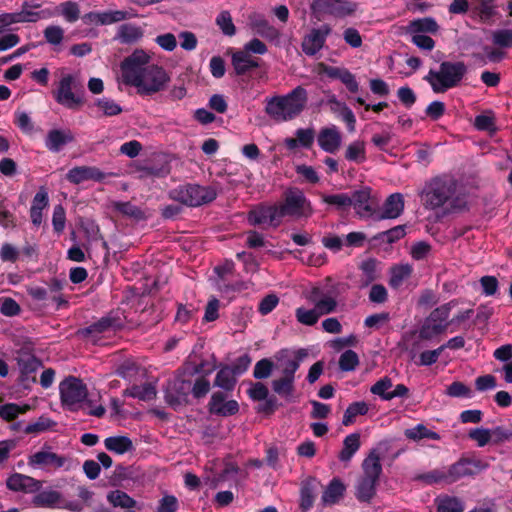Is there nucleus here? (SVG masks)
<instances>
[{"mask_svg":"<svg viewBox=\"0 0 512 512\" xmlns=\"http://www.w3.org/2000/svg\"><path fill=\"white\" fill-rule=\"evenodd\" d=\"M426 207L441 208L443 215L462 212L467 208V199L459 182L451 175L434 177L423 191Z\"/></svg>","mask_w":512,"mask_h":512,"instance_id":"f257e3e1","label":"nucleus"},{"mask_svg":"<svg viewBox=\"0 0 512 512\" xmlns=\"http://www.w3.org/2000/svg\"><path fill=\"white\" fill-rule=\"evenodd\" d=\"M307 101L306 89L297 86L286 95L273 96L267 99L265 113L276 122H286L299 116Z\"/></svg>","mask_w":512,"mask_h":512,"instance_id":"f03ea898","label":"nucleus"},{"mask_svg":"<svg viewBox=\"0 0 512 512\" xmlns=\"http://www.w3.org/2000/svg\"><path fill=\"white\" fill-rule=\"evenodd\" d=\"M363 475L355 486V497L360 502L369 503L376 494V486L382 474L380 448L370 450L362 462Z\"/></svg>","mask_w":512,"mask_h":512,"instance_id":"7ed1b4c3","label":"nucleus"},{"mask_svg":"<svg viewBox=\"0 0 512 512\" xmlns=\"http://www.w3.org/2000/svg\"><path fill=\"white\" fill-rule=\"evenodd\" d=\"M466 72L467 67L462 61H443L438 71L430 70L424 79L430 83L434 92L439 93L458 86Z\"/></svg>","mask_w":512,"mask_h":512,"instance_id":"20e7f679","label":"nucleus"},{"mask_svg":"<svg viewBox=\"0 0 512 512\" xmlns=\"http://www.w3.org/2000/svg\"><path fill=\"white\" fill-rule=\"evenodd\" d=\"M280 218H308L313 214L311 201L298 187H289L282 194V201L276 204Z\"/></svg>","mask_w":512,"mask_h":512,"instance_id":"39448f33","label":"nucleus"},{"mask_svg":"<svg viewBox=\"0 0 512 512\" xmlns=\"http://www.w3.org/2000/svg\"><path fill=\"white\" fill-rule=\"evenodd\" d=\"M85 89L76 75L65 74L53 92L55 101L70 110H77L84 104Z\"/></svg>","mask_w":512,"mask_h":512,"instance_id":"423d86ee","label":"nucleus"},{"mask_svg":"<svg viewBox=\"0 0 512 512\" xmlns=\"http://www.w3.org/2000/svg\"><path fill=\"white\" fill-rule=\"evenodd\" d=\"M169 197L183 205L198 207L214 201L217 197V191L212 186L187 183L172 189L169 192Z\"/></svg>","mask_w":512,"mask_h":512,"instance_id":"0eeeda50","label":"nucleus"},{"mask_svg":"<svg viewBox=\"0 0 512 512\" xmlns=\"http://www.w3.org/2000/svg\"><path fill=\"white\" fill-rule=\"evenodd\" d=\"M59 394L62 407L70 412L83 409L87 401L88 389L83 381L74 376H68L59 384Z\"/></svg>","mask_w":512,"mask_h":512,"instance_id":"6e6552de","label":"nucleus"},{"mask_svg":"<svg viewBox=\"0 0 512 512\" xmlns=\"http://www.w3.org/2000/svg\"><path fill=\"white\" fill-rule=\"evenodd\" d=\"M139 83L128 82L126 85L137 88L140 95L150 96L163 91L171 78L167 71L157 64H150L138 74Z\"/></svg>","mask_w":512,"mask_h":512,"instance_id":"1a4fd4ad","label":"nucleus"},{"mask_svg":"<svg viewBox=\"0 0 512 512\" xmlns=\"http://www.w3.org/2000/svg\"><path fill=\"white\" fill-rule=\"evenodd\" d=\"M454 306L455 302L450 301L435 308L425 319L421 329L418 330V337L421 339L430 340L443 333L449 325L447 319L450 315L451 309Z\"/></svg>","mask_w":512,"mask_h":512,"instance_id":"9d476101","label":"nucleus"},{"mask_svg":"<svg viewBox=\"0 0 512 512\" xmlns=\"http://www.w3.org/2000/svg\"><path fill=\"white\" fill-rule=\"evenodd\" d=\"M310 9L318 20H321L324 15L344 18L357 10V4L349 0H313Z\"/></svg>","mask_w":512,"mask_h":512,"instance_id":"9b49d317","label":"nucleus"},{"mask_svg":"<svg viewBox=\"0 0 512 512\" xmlns=\"http://www.w3.org/2000/svg\"><path fill=\"white\" fill-rule=\"evenodd\" d=\"M18 368V384L25 390H30L31 385L36 383V373L43 366L42 361L29 351L21 349L15 358Z\"/></svg>","mask_w":512,"mask_h":512,"instance_id":"f8f14e48","label":"nucleus"},{"mask_svg":"<svg viewBox=\"0 0 512 512\" xmlns=\"http://www.w3.org/2000/svg\"><path fill=\"white\" fill-rule=\"evenodd\" d=\"M149 60L150 56L142 49H136L126 57L120 65L123 83L125 85L128 82L139 83L138 74L149 65Z\"/></svg>","mask_w":512,"mask_h":512,"instance_id":"ddd939ff","label":"nucleus"},{"mask_svg":"<svg viewBox=\"0 0 512 512\" xmlns=\"http://www.w3.org/2000/svg\"><path fill=\"white\" fill-rule=\"evenodd\" d=\"M124 326L121 318L113 313L101 317L87 327L77 331V335L83 339H97L102 333L110 330H120Z\"/></svg>","mask_w":512,"mask_h":512,"instance_id":"4468645a","label":"nucleus"},{"mask_svg":"<svg viewBox=\"0 0 512 512\" xmlns=\"http://www.w3.org/2000/svg\"><path fill=\"white\" fill-rule=\"evenodd\" d=\"M487 464L475 457H462L449 466L452 482L455 483L463 477L474 476L487 468Z\"/></svg>","mask_w":512,"mask_h":512,"instance_id":"2eb2a0df","label":"nucleus"},{"mask_svg":"<svg viewBox=\"0 0 512 512\" xmlns=\"http://www.w3.org/2000/svg\"><path fill=\"white\" fill-rule=\"evenodd\" d=\"M191 392V381L184 379L181 375L169 381L165 389V401L171 407H177L186 402Z\"/></svg>","mask_w":512,"mask_h":512,"instance_id":"dca6fc26","label":"nucleus"},{"mask_svg":"<svg viewBox=\"0 0 512 512\" xmlns=\"http://www.w3.org/2000/svg\"><path fill=\"white\" fill-rule=\"evenodd\" d=\"M66 461L65 456L52 452L51 446L44 444L40 451L29 456L28 464L33 467L59 469Z\"/></svg>","mask_w":512,"mask_h":512,"instance_id":"f3484780","label":"nucleus"},{"mask_svg":"<svg viewBox=\"0 0 512 512\" xmlns=\"http://www.w3.org/2000/svg\"><path fill=\"white\" fill-rule=\"evenodd\" d=\"M248 222L253 226L269 223L273 227H278L281 218L276 204H260L248 212Z\"/></svg>","mask_w":512,"mask_h":512,"instance_id":"a211bd4d","label":"nucleus"},{"mask_svg":"<svg viewBox=\"0 0 512 512\" xmlns=\"http://www.w3.org/2000/svg\"><path fill=\"white\" fill-rule=\"evenodd\" d=\"M208 411L211 415L229 417L239 412V404L236 400H226L222 391L214 392L208 403Z\"/></svg>","mask_w":512,"mask_h":512,"instance_id":"6ab92c4d","label":"nucleus"},{"mask_svg":"<svg viewBox=\"0 0 512 512\" xmlns=\"http://www.w3.org/2000/svg\"><path fill=\"white\" fill-rule=\"evenodd\" d=\"M330 25L323 24L319 28H314L305 36L302 42V50L308 56L318 53L325 45L327 36L331 33Z\"/></svg>","mask_w":512,"mask_h":512,"instance_id":"aec40b11","label":"nucleus"},{"mask_svg":"<svg viewBox=\"0 0 512 512\" xmlns=\"http://www.w3.org/2000/svg\"><path fill=\"white\" fill-rule=\"evenodd\" d=\"M128 16V12L122 10H110L103 12L91 11L84 14L81 19L86 25L103 26L126 20Z\"/></svg>","mask_w":512,"mask_h":512,"instance_id":"412c9836","label":"nucleus"},{"mask_svg":"<svg viewBox=\"0 0 512 512\" xmlns=\"http://www.w3.org/2000/svg\"><path fill=\"white\" fill-rule=\"evenodd\" d=\"M6 486L13 492L32 494L41 489L42 482L31 476L15 472L6 479Z\"/></svg>","mask_w":512,"mask_h":512,"instance_id":"4be33fe9","label":"nucleus"},{"mask_svg":"<svg viewBox=\"0 0 512 512\" xmlns=\"http://www.w3.org/2000/svg\"><path fill=\"white\" fill-rule=\"evenodd\" d=\"M341 133L339 129L332 125L330 127H323L317 136L319 147L327 153H336L341 146Z\"/></svg>","mask_w":512,"mask_h":512,"instance_id":"5701e85b","label":"nucleus"},{"mask_svg":"<svg viewBox=\"0 0 512 512\" xmlns=\"http://www.w3.org/2000/svg\"><path fill=\"white\" fill-rule=\"evenodd\" d=\"M74 141V136L69 129H51L48 131L44 144L48 151L59 153L67 144Z\"/></svg>","mask_w":512,"mask_h":512,"instance_id":"b1692460","label":"nucleus"},{"mask_svg":"<svg viewBox=\"0 0 512 512\" xmlns=\"http://www.w3.org/2000/svg\"><path fill=\"white\" fill-rule=\"evenodd\" d=\"M322 72L331 79L340 80L349 92L357 93L359 91V83L357 82L355 75L348 69L322 64Z\"/></svg>","mask_w":512,"mask_h":512,"instance_id":"393cba45","label":"nucleus"},{"mask_svg":"<svg viewBox=\"0 0 512 512\" xmlns=\"http://www.w3.org/2000/svg\"><path fill=\"white\" fill-rule=\"evenodd\" d=\"M105 174L96 167L78 166L70 169L66 179L73 184H80L86 180L102 181Z\"/></svg>","mask_w":512,"mask_h":512,"instance_id":"a878e982","label":"nucleus"},{"mask_svg":"<svg viewBox=\"0 0 512 512\" xmlns=\"http://www.w3.org/2000/svg\"><path fill=\"white\" fill-rule=\"evenodd\" d=\"M231 63L237 76H243L260 66L259 59L253 58L242 49L232 52Z\"/></svg>","mask_w":512,"mask_h":512,"instance_id":"bb28decb","label":"nucleus"},{"mask_svg":"<svg viewBox=\"0 0 512 512\" xmlns=\"http://www.w3.org/2000/svg\"><path fill=\"white\" fill-rule=\"evenodd\" d=\"M309 300L314 304L315 309L321 316L333 313L337 308L336 299L328 294H323L318 287L312 289Z\"/></svg>","mask_w":512,"mask_h":512,"instance_id":"cd10ccee","label":"nucleus"},{"mask_svg":"<svg viewBox=\"0 0 512 512\" xmlns=\"http://www.w3.org/2000/svg\"><path fill=\"white\" fill-rule=\"evenodd\" d=\"M404 209L403 196L400 193H394L387 197L383 207L378 215V219H396Z\"/></svg>","mask_w":512,"mask_h":512,"instance_id":"c85d7f7f","label":"nucleus"},{"mask_svg":"<svg viewBox=\"0 0 512 512\" xmlns=\"http://www.w3.org/2000/svg\"><path fill=\"white\" fill-rule=\"evenodd\" d=\"M318 484L315 477H308L301 482L299 508L302 512H307L313 507Z\"/></svg>","mask_w":512,"mask_h":512,"instance_id":"c756f323","label":"nucleus"},{"mask_svg":"<svg viewBox=\"0 0 512 512\" xmlns=\"http://www.w3.org/2000/svg\"><path fill=\"white\" fill-rule=\"evenodd\" d=\"M380 264V261L375 258H368L361 262L359 265V269L361 271V276L359 279L360 288L369 286L379 278L380 274L378 267Z\"/></svg>","mask_w":512,"mask_h":512,"instance_id":"7c9ffc66","label":"nucleus"},{"mask_svg":"<svg viewBox=\"0 0 512 512\" xmlns=\"http://www.w3.org/2000/svg\"><path fill=\"white\" fill-rule=\"evenodd\" d=\"M346 490L345 485L341 481L340 478L334 477L321 496V501L324 506H332L339 502V500L344 496V492Z\"/></svg>","mask_w":512,"mask_h":512,"instance_id":"2f4dec72","label":"nucleus"},{"mask_svg":"<svg viewBox=\"0 0 512 512\" xmlns=\"http://www.w3.org/2000/svg\"><path fill=\"white\" fill-rule=\"evenodd\" d=\"M418 481L425 485H450L453 484L449 467L443 469H433L428 472L418 474Z\"/></svg>","mask_w":512,"mask_h":512,"instance_id":"473e14b6","label":"nucleus"},{"mask_svg":"<svg viewBox=\"0 0 512 512\" xmlns=\"http://www.w3.org/2000/svg\"><path fill=\"white\" fill-rule=\"evenodd\" d=\"M437 512H463L464 502L456 497L447 494H441L434 500Z\"/></svg>","mask_w":512,"mask_h":512,"instance_id":"72a5a7b5","label":"nucleus"},{"mask_svg":"<svg viewBox=\"0 0 512 512\" xmlns=\"http://www.w3.org/2000/svg\"><path fill=\"white\" fill-rule=\"evenodd\" d=\"M413 267L409 264L394 265L390 268L389 286L399 289L412 276Z\"/></svg>","mask_w":512,"mask_h":512,"instance_id":"f704fd0d","label":"nucleus"},{"mask_svg":"<svg viewBox=\"0 0 512 512\" xmlns=\"http://www.w3.org/2000/svg\"><path fill=\"white\" fill-rule=\"evenodd\" d=\"M361 446L360 434L351 433L343 440V447L339 452L338 459L341 462H349Z\"/></svg>","mask_w":512,"mask_h":512,"instance_id":"c9c22d12","label":"nucleus"},{"mask_svg":"<svg viewBox=\"0 0 512 512\" xmlns=\"http://www.w3.org/2000/svg\"><path fill=\"white\" fill-rule=\"evenodd\" d=\"M108 451L123 455L134 449L132 440L127 436H111L104 440Z\"/></svg>","mask_w":512,"mask_h":512,"instance_id":"e433bc0d","label":"nucleus"},{"mask_svg":"<svg viewBox=\"0 0 512 512\" xmlns=\"http://www.w3.org/2000/svg\"><path fill=\"white\" fill-rule=\"evenodd\" d=\"M156 388L151 383H144L143 385H133L123 391L124 396L136 398L142 401H150L156 397Z\"/></svg>","mask_w":512,"mask_h":512,"instance_id":"4c0bfd02","label":"nucleus"},{"mask_svg":"<svg viewBox=\"0 0 512 512\" xmlns=\"http://www.w3.org/2000/svg\"><path fill=\"white\" fill-rule=\"evenodd\" d=\"M236 383L237 377L231 371L230 366L225 365L217 372L213 384L226 392H231L234 390Z\"/></svg>","mask_w":512,"mask_h":512,"instance_id":"58836bf2","label":"nucleus"},{"mask_svg":"<svg viewBox=\"0 0 512 512\" xmlns=\"http://www.w3.org/2000/svg\"><path fill=\"white\" fill-rule=\"evenodd\" d=\"M61 498L62 495L60 492L56 490H45L37 493L33 497L32 503L35 507L53 508L60 502Z\"/></svg>","mask_w":512,"mask_h":512,"instance_id":"ea45409f","label":"nucleus"},{"mask_svg":"<svg viewBox=\"0 0 512 512\" xmlns=\"http://www.w3.org/2000/svg\"><path fill=\"white\" fill-rule=\"evenodd\" d=\"M371 197V188L364 187L360 190H356L349 195V199L351 201V206H354L355 209L359 211L363 210L367 213H371L372 208L369 204V200Z\"/></svg>","mask_w":512,"mask_h":512,"instance_id":"a19ab883","label":"nucleus"},{"mask_svg":"<svg viewBox=\"0 0 512 512\" xmlns=\"http://www.w3.org/2000/svg\"><path fill=\"white\" fill-rule=\"evenodd\" d=\"M369 407L364 401H358L351 403L344 412L342 424L344 426H350L355 422V418L359 415H365L368 413Z\"/></svg>","mask_w":512,"mask_h":512,"instance_id":"79ce46f5","label":"nucleus"},{"mask_svg":"<svg viewBox=\"0 0 512 512\" xmlns=\"http://www.w3.org/2000/svg\"><path fill=\"white\" fill-rule=\"evenodd\" d=\"M252 27L259 36L269 41L277 40L280 36L279 30L271 25L266 19L255 20L252 23Z\"/></svg>","mask_w":512,"mask_h":512,"instance_id":"37998d69","label":"nucleus"},{"mask_svg":"<svg viewBox=\"0 0 512 512\" xmlns=\"http://www.w3.org/2000/svg\"><path fill=\"white\" fill-rule=\"evenodd\" d=\"M307 356L305 349H299L295 352L292 359L285 360L283 364L282 374L283 377H287L295 380V373L299 369L302 360Z\"/></svg>","mask_w":512,"mask_h":512,"instance_id":"c03bdc74","label":"nucleus"},{"mask_svg":"<svg viewBox=\"0 0 512 512\" xmlns=\"http://www.w3.org/2000/svg\"><path fill=\"white\" fill-rule=\"evenodd\" d=\"M143 37V30L132 24H124L120 27L118 38L121 43L132 44L137 42Z\"/></svg>","mask_w":512,"mask_h":512,"instance_id":"a18cd8bd","label":"nucleus"},{"mask_svg":"<svg viewBox=\"0 0 512 512\" xmlns=\"http://www.w3.org/2000/svg\"><path fill=\"white\" fill-rule=\"evenodd\" d=\"M30 409L31 407L28 404L19 405L16 403H6L0 406V417L7 422H11L20 414H25Z\"/></svg>","mask_w":512,"mask_h":512,"instance_id":"49530a36","label":"nucleus"},{"mask_svg":"<svg viewBox=\"0 0 512 512\" xmlns=\"http://www.w3.org/2000/svg\"><path fill=\"white\" fill-rule=\"evenodd\" d=\"M404 235V226L398 225L389 230L379 232L372 238V240L378 243L392 244L401 239L402 237H404Z\"/></svg>","mask_w":512,"mask_h":512,"instance_id":"de8ad7c7","label":"nucleus"},{"mask_svg":"<svg viewBox=\"0 0 512 512\" xmlns=\"http://www.w3.org/2000/svg\"><path fill=\"white\" fill-rule=\"evenodd\" d=\"M345 158L355 163H363L366 160L365 144L362 141H354L348 145Z\"/></svg>","mask_w":512,"mask_h":512,"instance_id":"09e8293b","label":"nucleus"},{"mask_svg":"<svg viewBox=\"0 0 512 512\" xmlns=\"http://www.w3.org/2000/svg\"><path fill=\"white\" fill-rule=\"evenodd\" d=\"M473 10L479 15L482 21H488L495 15L494 0H472Z\"/></svg>","mask_w":512,"mask_h":512,"instance_id":"8fccbe9b","label":"nucleus"},{"mask_svg":"<svg viewBox=\"0 0 512 512\" xmlns=\"http://www.w3.org/2000/svg\"><path fill=\"white\" fill-rule=\"evenodd\" d=\"M295 317L300 324L305 326H313L318 322L320 315L318 314L315 307L312 309H307L301 306L296 308Z\"/></svg>","mask_w":512,"mask_h":512,"instance_id":"3c124183","label":"nucleus"},{"mask_svg":"<svg viewBox=\"0 0 512 512\" xmlns=\"http://www.w3.org/2000/svg\"><path fill=\"white\" fill-rule=\"evenodd\" d=\"M338 365L341 371H354L359 365V357L355 351L348 349L340 355Z\"/></svg>","mask_w":512,"mask_h":512,"instance_id":"603ef678","label":"nucleus"},{"mask_svg":"<svg viewBox=\"0 0 512 512\" xmlns=\"http://www.w3.org/2000/svg\"><path fill=\"white\" fill-rule=\"evenodd\" d=\"M109 502L115 507L131 509L136 506V501L126 492L117 490L108 495Z\"/></svg>","mask_w":512,"mask_h":512,"instance_id":"864d4df0","label":"nucleus"},{"mask_svg":"<svg viewBox=\"0 0 512 512\" xmlns=\"http://www.w3.org/2000/svg\"><path fill=\"white\" fill-rule=\"evenodd\" d=\"M392 380L385 376L379 379L374 385L371 386L370 392L374 395L379 396L382 400H390L389 394L392 391Z\"/></svg>","mask_w":512,"mask_h":512,"instance_id":"5fc2aeb1","label":"nucleus"},{"mask_svg":"<svg viewBox=\"0 0 512 512\" xmlns=\"http://www.w3.org/2000/svg\"><path fill=\"white\" fill-rule=\"evenodd\" d=\"M294 382L295 380L282 376L272 381V389L276 394L288 397L294 392Z\"/></svg>","mask_w":512,"mask_h":512,"instance_id":"6e6d98bb","label":"nucleus"},{"mask_svg":"<svg viewBox=\"0 0 512 512\" xmlns=\"http://www.w3.org/2000/svg\"><path fill=\"white\" fill-rule=\"evenodd\" d=\"M274 362L270 358H262L256 362L253 377L258 380L267 379L272 374Z\"/></svg>","mask_w":512,"mask_h":512,"instance_id":"4d7b16f0","label":"nucleus"},{"mask_svg":"<svg viewBox=\"0 0 512 512\" xmlns=\"http://www.w3.org/2000/svg\"><path fill=\"white\" fill-rule=\"evenodd\" d=\"M216 23L226 36H234L236 27L232 21V17L228 11H222L216 18Z\"/></svg>","mask_w":512,"mask_h":512,"instance_id":"13d9d810","label":"nucleus"},{"mask_svg":"<svg viewBox=\"0 0 512 512\" xmlns=\"http://www.w3.org/2000/svg\"><path fill=\"white\" fill-rule=\"evenodd\" d=\"M14 124L26 134H30L34 131V124L25 111L16 110L14 113Z\"/></svg>","mask_w":512,"mask_h":512,"instance_id":"bf43d9fd","label":"nucleus"},{"mask_svg":"<svg viewBox=\"0 0 512 512\" xmlns=\"http://www.w3.org/2000/svg\"><path fill=\"white\" fill-rule=\"evenodd\" d=\"M55 422L51 420L49 417L41 416L38 418V420L34 423L28 424L24 432L26 434H38L44 431H47L50 429Z\"/></svg>","mask_w":512,"mask_h":512,"instance_id":"052dcab7","label":"nucleus"},{"mask_svg":"<svg viewBox=\"0 0 512 512\" xmlns=\"http://www.w3.org/2000/svg\"><path fill=\"white\" fill-rule=\"evenodd\" d=\"M322 200L324 203L335 206L338 209H345L351 206L349 195L346 193L323 195Z\"/></svg>","mask_w":512,"mask_h":512,"instance_id":"680f3d73","label":"nucleus"},{"mask_svg":"<svg viewBox=\"0 0 512 512\" xmlns=\"http://www.w3.org/2000/svg\"><path fill=\"white\" fill-rule=\"evenodd\" d=\"M493 43L500 48H511L512 47V30L511 29H499L493 32L492 35Z\"/></svg>","mask_w":512,"mask_h":512,"instance_id":"e2e57ef3","label":"nucleus"},{"mask_svg":"<svg viewBox=\"0 0 512 512\" xmlns=\"http://www.w3.org/2000/svg\"><path fill=\"white\" fill-rule=\"evenodd\" d=\"M45 40L51 45H59L64 38V30L57 25H49L43 31Z\"/></svg>","mask_w":512,"mask_h":512,"instance_id":"0e129e2a","label":"nucleus"},{"mask_svg":"<svg viewBox=\"0 0 512 512\" xmlns=\"http://www.w3.org/2000/svg\"><path fill=\"white\" fill-rule=\"evenodd\" d=\"M114 208L117 212L121 213L122 215L134 218V219H140L142 217V211L139 207L133 205L131 202H116L114 204Z\"/></svg>","mask_w":512,"mask_h":512,"instance_id":"69168bd1","label":"nucleus"},{"mask_svg":"<svg viewBox=\"0 0 512 512\" xmlns=\"http://www.w3.org/2000/svg\"><path fill=\"white\" fill-rule=\"evenodd\" d=\"M446 394L450 397L470 398L472 396V391L463 382L454 381L447 387Z\"/></svg>","mask_w":512,"mask_h":512,"instance_id":"338daca9","label":"nucleus"},{"mask_svg":"<svg viewBox=\"0 0 512 512\" xmlns=\"http://www.w3.org/2000/svg\"><path fill=\"white\" fill-rule=\"evenodd\" d=\"M179 508V501L176 496L166 494L158 502L156 512H176Z\"/></svg>","mask_w":512,"mask_h":512,"instance_id":"774afa93","label":"nucleus"}]
</instances>
